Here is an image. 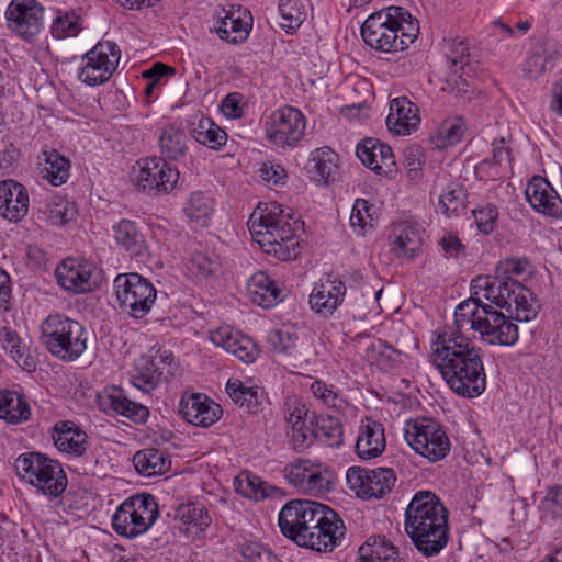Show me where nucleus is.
<instances>
[{"instance_id":"1","label":"nucleus","mask_w":562,"mask_h":562,"mask_svg":"<svg viewBox=\"0 0 562 562\" xmlns=\"http://www.w3.org/2000/svg\"><path fill=\"white\" fill-rule=\"evenodd\" d=\"M429 357L456 394L473 398L485 391L486 374L481 349L468 335L458 334L451 328L439 333Z\"/></svg>"},{"instance_id":"2","label":"nucleus","mask_w":562,"mask_h":562,"mask_svg":"<svg viewBox=\"0 0 562 562\" xmlns=\"http://www.w3.org/2000/svg\"><path fill=\"white\" fill-rule=\"evenodd\" d=\"M278 522L284 537L318 552H331L346 533L344 520L334 509L310 499L288 502Z\"/></svg>"},{"instance_id":"3","label":"nucleus","mask_w":562,"mask_h":562,"mask_svg":"<svg viewBox=\"0 0 562 562\" xmlns=\"http://www.w3.org/2000/svg\"><path fill=\"white\" fill-rule=\"evenodd\" d=\"M405 532L424 557L438 555L448 544V509L429 491L417 492L405 509Z\"/></svg>"},{"instance_id":"4","label":"nucleus","mask_w":562,"mask_h":562,"mask_svg":"<svg viewBox=\"0 0 562 562\" xmlns=\"http://www.w3.org/2000/svg\"><path fill=\"white\" fill-rule=\"evenodd\" d=\"M301 222L293 218L291 209L279 203L258 206L248 220V229L260 248L279 260L288 261L299 255Z\"/></svg>"},{"instance_id":"5","label":"nucleus","mask_w":562,"mask_h":562,"mask_svg":"<svg viewBox=\"0 0 562 562\" xmlns=\"http://www.w3.org/2000/svg\"><path fill=\"white\" fill-rule=\"evenodd\" d=\"M364 43L383 53L403 52L417 38V19L402 7H387L371 13L361 25Z\"/></svg>"},{"instance_id":"6","label":"nucleus","mask_w":562,"mask_h":562,"mask_svg":"<svg viewBox=\"0 0 562 562\" xmlns=\"http://www.w3.org/2000/svg\"><path fill=\"white\" fill-rule=\"evenodd\" d=\"M491 304H480L463 300L454 310V324L451 329L462 335L472 330L480 334L488 345L513 346L518 341V326Z\"/></svg>"},{"instance_id":"7","label":"nucleus","mask_w":562,"mask_h":562,"mask_svg":"<svg viewBox=\"0 0 562 562\" xmlns=\"http://www.w3.org/2000/svg\"><path fill=\"white\" fill-rule=\"evenodd\" d=\"M470 292L468 300L505 308L518 322H529L538 313L531 292L512 277L479 276L471 281Z\"/></svg>"},{"instance_id":"8","label":"nucleus","mask_w":562,"mask_h":562,"mask_svg":"<svg viewBox=\"0 0 562 562\" xmlns=\"http://www.w3.org/2000/svg\"><path fill=\"white\" fill-rule=\"evenodd\" d=\"M41 340L53 357L74 362L87 350L88 333L78 321L53 313L41 323Z\"/></svg>"},{"instance_id":"9","label":"nucleus","mask_w":562,"mask_h":562,"mask_svg":"<svg viewBox=\"0 0 562 562\" xmlns=\"http://www.w3.org/2000/svg\"><path fill=\"white\" fill-rule=\"evenodd\" d=\"M159 517L156 498L136 494L126 498L112 516V528L121 537L134 539L147 532Z\"/></svg>"},{"instance_id":"10","label":"nucleus","mask_w":562,"mask_h":562,"mask_svg":"<svg viewBox=\"0 0 562 562\" xmlns=\"http://www.w3.org/2000/svg\"><path fill=\"white\" fill-rule=\"evenodd\" d=\"M119 307L130 317L142 319L153 308L157 299L154 284L138 273H121L114 279Z\"/></svg>"},{"instance_id":"11","label":"nucleus","mask_w":562,"mask_h":562,"mask_svg":"<svg viewBox=\"0 0 562 562\" xmlns=\"http://www.w3.org/2000/svg\"><path fill=\"white\" fill-rule=\"evenodd\" d=\"M306 130V117L301 110L284 105L274 110L265 121L267 142L278 150L299 146Z\"/></svg>"},{"instance_id":"12","label":"nucleus","mask_w":562,"mask_h":562,"mask_svg":"<svg viewBox=\"0 0 562 562\" xmlns=\"http://www.w3.org/2000/svg\"><path fill=\"white\" fill-rule=\"evenodd\" d=\"M405 440L422 457L430 462L445 459L451 449V442L443 427L432 418H417L408 423Z\"/></svg>"},{"instance_id":"13","label":"nucleus","mask_w":562,"mask_h":562,"mask_svg":"<svg viewBox=\"0 0 562 562\" xmlns=\"http://www.w3.org/2000/svg\"><path fill=\"white\" fill-rule=\"evenodd\" d=\"M121 50L114 42H99L82 56L78 78L90 87L109 81L117 68Z\"/></svg>"},{"instance_id":"14","label":"nucleus","mask_w":562,"mask_h":562,"mask_svg":"<svg viewBox=\"0 0 562 562\" xmlns=\"http://www.w3.org/2000/svg\"><path fill=\"white\" fill-rule=\"evenodd\" d=\"M282 472L288 483L303 493L319 495L331 490L334 475L324 463L296 459L286 464Z\"/></svg>"},{"instance_id":"15","label":"nucleus","mask_w":562,"mask_h":562,"mask_svg":"<svg viewBox=\"0 0 562 562\" xmlns=\"http://www.w3.org/2000/svg\"><path fill=\"white\" fill-rule=\"evenodd\" d=\"M95 266L92 261L80 257H68L55 268L57 284L74 294L90 293L98 286L94 278Z\"/></svg>"},{"instance_id":"16","label":"nucleus","mask_w":562,"mask_h":562,"mask_svg":"<svg viewBox=\"0 0 562 562\" xmlns=\"http://www.w3.org/2000/svg\"><path fill=\"white\" fill-rule=\"evenodd\" d=\"M346 480L349 487L362 498H382L389 494L396 481L390 468L364 469L351 467L347 470Z\"/></svg>"},{"instance_id":"17","label":"nucleus","mask_w":562,"mask_h":562,"mask_svg":"<svg viewBox=\"0 0 562 562\" xmlns=\"http://www.w3.org/2000/svg\"><path fill=\"white\" fill-rule=\"evenodd\" d=\"M179 171L164 158L149 157L139 165L136 183L138 189L149 194L170 192L179 180Z\"/></svg>"},{"instance_id":"18","label":"nucleus","mask_w":562,"mask_h":562,"mask_svg":"<svg viewBox=\"0 0 562 562\" xmlns=\"http://www.w3.org/2000/svg\"><path fill=\"white\" fill-rule=\"evenodd\" d=\"M347 286L338 277L327 274L315 283L308 303L312 311L322 317L331 316L342 304Z\"/></svg>"},{"instance_id":"19","label":"nucleus","mask_w":562,"mask_h":562,"mask_svg":"<svg viewBox=\"0 0 562 562\" xmlns=\"http://www.w3.org/2000/svg\"><path fill=\"white\" fill-rule=\"evenodd\" d=\"M179 413L186 422L207 428L220 420L223 409L203 393H184L179 402Z\"/></svg>"},{"instance_id":"20","label":"nucleus","mask_w":562,"mask_h":562,"mask_svg":"<svg viewBox=\"0 0 562 562\" xmlns=\"http://www.w3.org/2000/svg\"><path fill=\"white\" fill-rule=\"evenodd\" d=\"M525 195L537 213L553 220L562 218V199L547 178L531 177L525 189Z\"/></svg>"},{"instance_id":"21","label":"nucleus","mask_w":562,"mask_h":562,"mask_svg":"<svg viewBox=\"0 0 562 562\" xmlns=\"http://www.w3.org/2000/svg\"><path fill=\"white\" fill-rule=\"evenodd\" d=\"M356 154L361 162L378 175L391 176L396 171L393 150L378 138L368 137L357 145Z\"/></svg>"},{"instance_id":"22","label":"nucleus","mask_w":562,"mask_h":562,"mask_svg":"<svg viewBox=\"0 0 562 562\" xmlns=\"http://www.w3.org/2000/svg\"><path fill=\"white\" fill-rule=\"evenodd\" d=\"M67 485L68 479L61 463L37 452V493L49 499L58 498Z\"/></svg>"},{"instance_id":"23","label":"nucleus","mask_w":562,"mask_h":562,"mask_svg":"<svg viewBox=\"0 0 562 562\" xmlns=\"http://www.w3.org/2000/svg\"><path fill=\"white\" fill-rule=\"evenodd\" d=\"M419 109L406 97L390 101V112L385 120L387 130L395 136H407L417 131L420 124Z\"/></svg>"},{"instance_id":"24","label":"nucleus","mask_w":562,"mask_h":562,"mask_svg":"<svg viewBox=\"0 0 562 562\" xmlns=\"http://www.w3.org/2000/svg\"><path fill=\"white\" fill-rule=\"evenodd\" d=\"M50 437L58 451L70 457H82L88 449L87 434L71 420H59L50 429Z\"/></svg>"},{"instance_id":"25","label":"nucleus","mask_w":562,"mask_h":562,"mask_svg":"<svg viewBox=\"0 0 562 562\" xmlns=\"http://www.w3.org/2000/svg\"><path fill=\"white\" fill-rule=\"evenodd\" d=\"M561 57L560 47L551 42L533 44L522 64L525 78L535 80L550 72Z\"/></svg>"},{"instance_id":"26","label":"nucleus","mask_w":562,"mask_h":562,"mask_svg":"<svg viewBox=\"0 0 562 562\" xmlns=\"http://www.w3.org/2000/svg\"><path fill=\"white\" fill-rule=\"evenodd\" d=\"M389 239L391 252L396 258L413 259L422 249L420 226L409 221L395 223Z\"/></svg>"},{"instance_id":"27","label":"nucleus","mask_w":562,"mask_h":562,"mask_svg":"<svg viewBox=\"0 0 562 562\" xmlns=\"http://www.w3.org/2000/svg\"><path fill=\"white\" fill-rule=\"evenodd\" d=\"M224 15L218 18L216 32L221 40L238 44L247 40L252 27V16L250 12L238 5H231L228 10H223Z\"/></svg>"},{"instance_id":"28","label":"nucleus","mask_w":562,"mask_h":562,"mask_svg":"<svg viewBox=\"0 0 562 562\" xmlns=\"http://www.w3.org/2000/svg\"><path fill=\"white\" fill-rule=\"evenodd\" d=\"M188 274L196 282H210L218 279L224 271L223 258L210 248L196 249L186 265Z\"/></svg>"},{"instance_id":"29","label":"nucleus","mask_w":562,"mask_h":562,"mask_svg":"<svg viewBox=\"0 0 562 562\" xmlns=\"http://www.w3.org/2000/svg\"><path fill=\"white\" fill-rule=\"evenodd\" d=\"M167 380L164 368L154 356H140L130 373L131 383L146 395H150Z\"/></svg>"},{"instance_id":"30","label":"nucleus","mask_w":562,"mask_h":562,"mask_svg":"<svg viewBox=\"0 0 562 562\" xmlns=\"http://www.w3.org/2000/svg\"><path fill=\"white\" fill-rule=\"evenodd\" d=\"M29 210V195L24 187L14 180L0 182V215L11 222L21 221Z\"/></svg>"},{"instance_id":"31","label":"nucleus","mask_w":562,"mask_h":562,"mask_svg":"<svg viewBox=\"0 0 562 562\" xmlns=\"http://www.w3.org/2000/svg\"><path fill=\"white\" fill-rule=\"evenodd\" d=\"M247 290L252 303L263 308H271L285 297V290L265 271L251 276Z\"/></svg>"},{"instance_id":"32","label":"nucleus","mask_w":562,"mask_h":562,"mask_svg":"<svg viewBox=\"0 0 562 562\" xmlns=\"http://www.w3.org/2000/svg\"><path fill=\"white\" fill-rule=\"evenodd\" d=\"M5 19L12 32L31 42L35 36V0H12Z\"/></svg>"},{"instance_id":"33","label":"nucleus","mask_w":562,"mask_h":562,"mask_svg":"<svg viewBox=\"0 0 562 562\" xmlns=\"http://www.w3.org/2000/svg\"><path fill=\"white\" fill-rule=\"evenodd\" d=\"M385 449L384 427L381 423L366 417L361 420L356 451L361 459H372L382 454Z\"/></svg>"},{"instance_id":"34","label":"nucleus","mask_w":562,"mask_h":562,"mask_svg":"<svg viewBox=\"0 0 562 562\" xmlns=\"http://www.w3.org/2000/svg\"><path fill=\"white\" fill-rule=\"evenodd\" d=\"M339 156L330 147L323 146L311 151L305 170L313 181L329 183L338 172Z\"/></svg>"},{"instance_id":"35","label":"nucleus","mask_w":562,"mask_h":562,"mask_svg":"<svg viewBox=\"0 0 562 562\" xmlns=\"http://www.w3.org/2000/svg\"><path fill=\"white\" fill-rule=\"evenodd\" d=\"M212 341L245 363H254L259 357V348L254 340L240 333L222 329L212 335Z\"/></svg>"},{"instance_id":"36","label":"nucleus","mask_w":562,"mask_h":562,"mask_svg":"<svg viewBox=\"0 0 562 562\" xmlns=\"http://www.w3.org/2000/svg\"><path fill=\"white\" fill-rule=\"evenodd\" d=\"M114 239L119 247L131 257L143 258L147 254V244L138 225L130 220H121L113 225Z\"/></svg>"},{"instance_id":"37","label":"nucleus","mask_w":562,"mask_h":562,"mask_svg":"<svg viewBox=\"0 0 562 562\" xmlns=\"http://www.w3.org/2000/svg\"><path fill=\"white\" fill-rule=\"evenodd\" d=\"M188 143L189 137L182 127L176 124L162 127L158 138L160 158L175 161L183 159L189 149Z\"/></svg>"},{"instance_id":"38","label":"nucleus","mask_w":562,"mask_h":562,"mask_svg":"<svg viewBox=\"0 0 562 562\" xmlns=\"http://www.w3.org/2000/svg\"><path fill=\"white\" fill-rule=\"evenodd\" d=\"M357 562H404L398 549L384 536H371L359 548Z\"/></svg>"},{"instance_id":"39","label":"nucleus","mask_w":562,"mask_h":562,"mask_svg":"<svg viewBox=\"0 0 562 562\" xmlns=\"http://www.w3.org/2000/svg\"><path fill=\"white\" fill-rule=\"evenodd\" d=\"M133 464L138 474L150 477L166 473L171 461L162 450L146 448L133 456Z\"/></svg>"},{"instance_id":"40","label":"nucleus","mask_w":562,"mask_h":562,"mask_svg":"<svg viewBox=\"0 0 562 562\" xmlns=\"http://www.w3.org/2000/svg\"><path fill=\"white\" fill-rule=\"evenodd\" d=\"M104 404L114 413L128 418L133 423L144 424L149 417L147 406L128 400L121 390L113 389L108 393Z\"/></svg>"},{"instance_id":"41","label":"nucleus","mask_w":562,"mask_h":562,"mask_svg":"<svg viewBox=\"0 0 562 562\" xmlns=\"http://www.w3.org/2000/svg\"><path fill=\"white\" fill-rule=\"evenodd\" d=\"M226 393L236 405L240 408H245L248 413L258 412L263 400L259 386H248L238 379H229L227 381Z\"/></svg>"},{"instance_id":"42","label":"nucleus","mask_w":562,"mask_h":562,"mask_svg":"<svg viewBox=\"0 0 562 562\" xmlns=\"http://www.w3.org/2000/svg\"><path fill=\"white\" fill-rule=\"evenodd\" d=\"M45 165L40 169L41 177L54 187L67 182L70 176V161L56 149L43 148Z\"/></svg>"},{"instance_id":"43","label":"nucleus","mask_w":562,"mask_h":562,"mask_svg":"<svg viewBox=\"0 0 562 562\" xmlns=\"http://www.w3.org/2000/svg\"><path fill=\"white\" fill-rule=\"evenodd\" d=\"M31 408L27 402L18 393L10 390L0 391V418L10 424L27 420Z\"/></svg>"},{"instance_id":"44","label":"nucleus","mask_w":562,"mask_h":562,"mask_svg":"<svg viewBox=\"0 0 562 562\" xmlns=\"http://www.w3.org/2000/svg\"><path fill=\"white\" fill-rule=\"evenodd\" d=\"M214 206V199L210 194L195 191L188 199L183 211L190 222L196 226L205 227L211 221Z\"/></svg>"},{"instance_id":"45","label":"nucleus","mask_w":562,"mask_h":562,"mask_svg":"<svg viewBox=\"0 0 562 562\" xmlns=\"http://www.w3.org/2000/svg\"><path fill=\"white\" fill-rule=\"evenodd\" d=\"M191 133L198 143L214 150H220L227 142L226 132L210 117H201Z\"/></svg>"},{"instance_id":"46","label":"nucleus","mask_w":562,"mask_h":562,"mask_svg":"<svg viewBox=\"0 0 562 562\" xmlns=\"http://www.w3.org/2000/svg\"><path fill=\"white\" fill-rule=\"evenodd\" d=\"M280 27L293 34L306 19V10L301 0H279Z\"/></svg>"},{"instance_id":"47","label":"nucleus","mask_w":562,"mask_h":562,"mask_svg":"<svg viewBox=\"0 0 562 562\" xmlns=\"http://www.w3.org/2000/svg\"><path fill=\"white\" fill-rule=\"evenodd\" d=\"M465 124L463 119L457 116L445 120L431 137L438 148H446L458 144L463 136Z\"/></svg>"},{"instance_id":"48","label":"nucleus","mask_w":562,"mask_h":562,"mask_svg":"<svg viewBox=\"0 0 562 562\" xmlns=\"http://www.w3.org/2000/svg\"><path fill=\"white\" fill-rule=\"evenodd\" d=\"M176 519L182 524L191 526L195 531H203L211 524V517L204 506L199 503L181 504L176 508Z\"/></svg>"},{"instance_id":"49","label":"nucleus","mask_w":562,"mask_h":562,"mask_svg":"<svg viewBox=\"0 0 562 562\" xmlns=\"http://www.w3.org/2000/svg\"><path fill=\"white\" fill-rule=\"evenodd\" d=\"M376 224L374 205L364 199H357L350 214V226L358 235H366Z\"/></svg>"},{"instance_id":"50","label":"nucleus","mask_w":562,"mask_h":562,"mask_svg":"<svg viewBox=\"0 0 562 562\" xmlns=\"http://www.w3.org/2000/svg\"><path fill=\"white\" fill-rule=\"evenodd\" d=\"M314 426L316 427L317 438L330 447H339L342 443L344 429L339 418L327 416H315Z\"/></svg>"},{"instance_id":"51","label":"nucleus","mask_w":562,"mask_h":562,"mask_svg":"<svg viewBox=\"0 0 562 562\" xmlns=\"http://www.w3.org/2000/svg\"><path fill=\"white\" fill-rule=\"evenodd\" d=\"M311 392L327 407L336 411L337 413L344 414L349 404L345 397L335 389L334 385H329L324 381L316 380L311 384Z\"/></svg>"},{"instance_id":"52","label":"nucleus","mask_w":562,"mask_h":562,"mask_svg":"<svg viewBox=\"0 0 562 562\" xmlns=\"http://www.w3.org/2000/svg\"><path fill=\"white\" fill-rule=\"evenodd\" d=\"M236 492L256 501L270 496L266 483L258 475L245 471L234 481Z\"/></svg>"},{"instance_id":"53","label":"nucleus","mask_w":562,"mask_h":562,"mask_svg":"<svg viewBox=\"0 0 562 562\" xmlns=\"http://www.w3.org/2000/svg\"><path fill=\"white\" fill-rule=\"evenodd\" d=\"M77 210L75 204L63 198H55L46 205L45 221L54 226H63L75 220Z\"/></svg>"},{"instance_id":"54","label":"nucleus","mask_w":562,"mask_h":562,"mask_svg":"<svg viewBox=\"0 0 562 562\" xmlns=\"http://www.w3.org/2000/svg\"><path fill=\"white\" fill-rule=\"evenodd\" d=\"M367 352L372 362L385 370L393 368L395 363L400 362L402 355L401 351L394 349L382 339L371 342L367 348Z\"/></svg>"},{"instance_id":"55","label":"nucleus","mask_w":562,"mask_h":562,"mask_svg":"<svg viewBox=\"0 0 562 562\" xmlns=\"http://www.w3.org/2000/svg\"><path fill=\"white\" fill-rule=\"evenodd\" d=\"M315 415L312 414L308 423L299 426L289 427L288 437L292 448L297 452L307 450L317 438L315 426Z\"/></svg>"},{"instance_id":"56","label":"nucleus","mask_w":562,"mask_h":562,"mask_svg":"<svg viewBox=\"0 0 562 562\" xmlns=\"http://www.w3.org/2000/svg\"><path fill=\"white\" fill-rule=\"evenodd\" d=\"M513 162L512 149L504 137L494 140L492 144V158H485L481 161L480 167L484 168L488 166L492 169V177L501 176L498 168H502L505 164L510 166Z\"/></svg>"},{"instance_id":"57","label":"nucleus","mask_w":562,"mask_h":562,"mask_svg":"<svg viewBox=\"0 0 562 562\" xmlns=\"http://www.w3.org/2000/svg\"><path fill=\"white\" fill-rule=\"evenodd\" d=\"M542 519L557 520L562 517V485H554L547 490L539 504Z\"/></svg>"},{"instance_id":"58","label":"nucleus","mask_w":562,"mask_h":562,"mask_svg":"<svg viewBox=\"0 0 562 562\" xmlns=\"http://www.w3.org/2000/svg\"><path fill=\"white\" fill-rule=\"evenodd\" d=\"M299 337L290 329L280 328L270 330L267 335V344L271 351L290 355L296 347Z\"/></svg>"},{"instance_id":"59","label":"nucleus","mask_w":562,"mask_h":562,"mask_svg":"<svg viewBox=\"0 0 562 562\" xmlns=\"http://www.w3.org/2000/svg\"><path fill=\"white\" fill-rule=\"evenodd\" d=\"M465 191L462 186H449L439 200L440 211L448 217L458 215L463 209Z\"/></svg>"},{"instance_id":"60","label":"nucleus","mask_w":562,"mask_h":562,"mask_svg":"<svg viewBox=\"0 0 562 562\" xmlns=\"http://www.w3.org/2000/svg\"><path fill=\"white\" fill-rule=\"evenodd\" d=\"M498 214L497 206L492 203H486L472 210L477 229L485 235H490L495 229Z\"/></svg>"},{"instance_id":"61","label":"nucleus","mask_w":562,"mask_h":562,"mask_svg":"<svg viewBox=\"0 0 562 562\" xmlns=\"http://www.w3.org/2000/svg\"><path fill=\"white\" fill-rule=\"evenodd\" d=\"M79 20L80 18L74 12L58 15L52 25L53 36L56 38L76 36L81 30Z\"/></svg>"},{"instance_id":"62","label":"nucleus","mask_w":562,"mask_h":562,"mask_svg":"<svg viewBox=\"0 0 562 562\" xmlns=\"http://www.w3.org/2000/svg\"><path fill=\"white\" fill-rule=\"evenodd\" d=\"M469 46L463 40H451L447 43L446 57L453 72L462 69L468 64Z\"/></svg>"},{"instance_id":"63","label":"nucleus","mask_w":562,"mask_h":562,"mask_svg":"<svg viewBox=\"0 0 562 562\" xmlns=\"http://www.w3.org/2000/svg\"><path fill=\"white\" fill-rule=\"evenodd\" d=\"M245 562H277V558L262 543L249 541L240 546Z\"/></svg>"},{"instance_id":"64","label":"nucleus","mask_w":562,"mask_h":562,"mask_svg":"<svg viewBox=\"0 0 562 562\" xmlns=\"http://www.w3.org/2000/svg\"><path fill=\"white\" fill-rule=\"evenodd\" d=\"M35 452H25L20 454L14 462L16 476L21 482L30 486H35Z\"/></svg>"}]
</instances>
